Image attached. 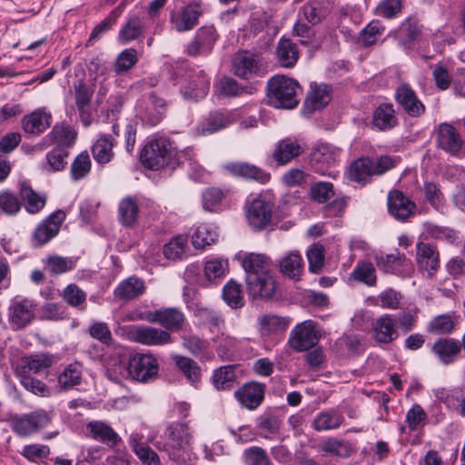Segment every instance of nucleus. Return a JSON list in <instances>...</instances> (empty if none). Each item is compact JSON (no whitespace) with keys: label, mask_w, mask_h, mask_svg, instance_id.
I'll return each mask as SVG.
<instances>
[{"label":"nucleus","mask_w":465,"mask_h":465,"mask_svg":"<svg viewBox=\"0 0 465 465\" xmlns=\"http://www.w3.org/2000/svg\"><path fill=\"white\" fill-rule=\"evenodd\" d=\"M203 13V3L200 0L193 1L182 7L179 12L172 14L171 23L177 32L190 31L198 25Z\"/></svg>","instance_id":"nucleus-8"},{"label":"nucleus","mask_w":465,"mask_h":465,"mask_svg":"<svg viewBox=\"0 0 465 465\" xmlns=\"http://www.w3.org/2000/svg\"><path fill=\"white\" fill-rule=\"evenodd\" d=\"M128 375L137 381H146L158 372L157 360L151 354L136 353L128 361Z\"/></svg>","instance_id":"nucleus-6"},{"label":"nucleus","mask_w":465,"mask_h":465,"mask_svg":"<svg viewBox=\"0 0 465 465\" xmlns=\"http://www.w3.org/2000/svg\"><path fill=\"white\" fill-rule=\"evenodd\" d=\"M21 203L15 193L5 190L0 192V211L5 214L13 215L19 212Z\"/></svg>","instance_id":"nucleus-59"},{"label":"nucleus","mask_w":465,"mask_h":465,"mask_svg":"<svg viewBox=\"0 0 465 465\" xmlns=\"http://www.w3.org/2000/svg\"><path fill=\"white\" fill-rule=\"evenodd\" d=\"M51 114L38 109L25 115L22 120V128L27 134H39L51 124Z\"/></svg>","instance_id":"nucleus-28"},{"label":"nucleus","mask_w":465,"mask_h":465,"mask_svg":"<svg viewBox=\"0 0 465 465\" xmlns=\"http://www.w3.org/2000/svg\"><path fill=\"white\" fill-rule=\"evenodd\" d=\"M310 195L317 203H326L334 195L333 184L329 182L314 183L310 188Z\"/></svg>","instance_id":"nucleus-56"},{"label":"nucleus","mask_w":465,"mask_h":465,"mask_svg":"<svg viewBox=\"0 0 465 465\" xmlns=\"http://www.w3.org/2000/svg\"><path fill=\"white\" fill-rule=\"evenodd\" d=\"M276 54L280 64L287 68L293 67L299 58L296 45L288 39L280 40Z\"/></svg>","instance_id":"nucleus-38"},{"label":"nucleus","mask_w":465,"mask_h":465,"mask_svg":"<svg viewBox=\"0 0 465 465\" xmlns=\"http://www.w3.org/2000/svg\"><path fill=\"white\" fill-rule=\"evenodd\" d=\"M144 291V282L141 279L129 277L117 286L114 295L121 300H132L142 295Z\"/></svg>","instance_id":"nucleus-35"},{"label":"nucleus","mask_w":465,"mask_h":465,"mask_svg":"<svg viewBox=\"0 0 465 465\" xmlns=\"http://www.w3.org/2000/svg\"><path fill=\"white\" fill-rule=\"evenodd\" d=\"M145 320L149 322H157L168 330H177L182 327L185 317L175 308H166L148 312Z\"/></svg>","instance_id":"nucleus-20"},{"label":"nucleus","mask_w":465,"mask_h":465,"mask_svg":"<svg viewBox=\"0 0 465 465\" xmlns=\"http://www.w3.org/2000/svg\"><path fill=\"white\" fill-rule=\"evenodd\" d=\"M272 205L269 202L255 198L246 209L248 224L255 231L263 230L272 219Z\"/></svg>","instance_id":"nucleus-10"},{"label":"nucleus","mask_w":465,"mask_h":465,"mask_svg":"<svg viewBox=\"0 0 465 465\" xmlns=\"http://www.w3.org/2000/svg\"><path fill=\"white\" fill-rule=\"evenodd\" d=\"M93 89L83 81L74 86V100L79 112H84L90 107Z\"/></svg>","instance_id":"nucleus-53"},{"label":"nucleus","mask_w":465,"mask_h":465,"mask_svg":"<svg viewBox=\"0 0 465 465\" xmlns=\"http://www.w3.org/2000/svg\"><path fill=\"white\" fill-rule=\"evenodd\" d=\"M299 83L285 75H275L267 84V97L271 105L279 109H292L299 104Z\"/></svg>","instance_id":"nucleus-2"},{"label":"nucleus","mask_w":465,"mask_h":465,"mask_svg":"<svg viewBox=\"0 0 465 465\" xmlns=\"http://www.w3.org/2000/svg\"><path fill=\"white\" fill-rule=\"evenodd\" d=\"M115 141L108 134H101L92 147L94 159L100 164L110 163L114 156Z\"/></svg>","instance_id":"nucleus-29"},{"label":"nucleus","mask_w":465,"mask_h":465,"mask_svg":"<svg viewBox=\"0 0 465 465\" xmlns=\"http://www.w3.org/2000/svg\"><path fill=\"white\" fill-rule=\"evenodd\" d=\"M143 436L138 433L132 434L129 439L130 446L139 460L144 465H161L157 453L152 448L141 442Z\"/></svg>","instance_id":"nucleus-33"},{"label":"nucleus","mask_w":465,"mask_h":465,"mask_svg":"<svg viewBox=\"0 0 465 465\" xmlns=\"http://www.w3.org/2000/svg\"><path fill=\"white\" fill-rule=\"evenodd\" d=\"M20 194L24 201L26 211L30 213H38L45 205V197L35 193L25 183H22L20 184Z\"/></svg>","instance_id":"nucleus-40"},{"label":"nucleus","mask_w":465,"mask_h":465,"mask_svg":"<svg viewBox=\"0 0 465 465\" xmlns=\"http://www.w3.org/2000/svg\"><path fill=\"white\" fill-rule=\"evenodd\" d=\"M210 89V79L203 71L190 76L186 86L182 90L185 99L199 100L206 96Z\"/></svg>","instance_id":"nucleus-24"},{"label":"nucleus","mask_w":465,"mask_h":465,"mask_svg":"<svg viewBox=\"0 0 465 465\" xmlns=\"http://www.w3.org/2000/svg\"><path fill=\"white\" fill-rule=\"evenodd\" d=\"M54 363V358L47 353L34 354L21 360V365L16 371H25V374L40 373Z\"/></svg>","instance_id":"nucleus-31"},{"label":"nucleus","mask_w":465,"mask_h":465,"mask_svg":"<svg viewBox=\"0 0 465 465\" xmlns=\"http://www.w3.org/2000/svg\"><path fill=\"white\" fill-rule=\"evenodd\" d=\"M309 269L312 272H319L324 263V248L322 244H313L307 252Z\"/></svg>","instance_id":"nucleus-64"},{"label":"nucleus","mask_w":465,"mask_h":465,"mask_svg":"<svg viewBox=\"0 0 465 465\" xmlns=\"http://www.w3.org/2000/svg\"><path fill=\"white\" fill-rule=\"evenodd\" d=\"M321 449L325 453L340 458H348L354 451L352 445L349 441L335 438H329L324 440L321 445Z\"/></svg>","instance_id":"nucleus-44"},{"label":"nucleus","mask_w":465,"mask_h":465,"mask_svg":"<svg viewBox=\"0 0 465 465\" xmlns=\"http://www.w3.org/2000/svg\"><path fill=\"white\" fill-rule=\"evenodd\" d=\"M16 374L20 378L23 387L28 391L40 396H46L48 394L47 386L41 381L25 374V371H16Z\"/></svg>","instance_id":"nucleus-57"},{"label":"nucleus","mask_w":465,"mask_h":465,"mask_svg":"<svg viewBox=\"0 0 465 465\" xmlns=\"http://www.w3.org/2000/svg\"><path fill=\"white\" fill-rule=\"evenodd\" d=\"M224 168L235 176L252 179L262 184L267 183L271 179L269 173L247 163H232L226 164Z\"/></svg>","instance_id":"nucleus-23"},{"label":"nucleus","mask_w":465,"mask_h":465,"mask_svg":"<svg viewBox=\"0 0 465 465\" xmlns=\"http://www.w3.org/2000/svg\"><path fill=\"white\" fill-rule=\"evenodd\" d=\"M48 136L60 145L71 146L74 143L76 133L69 126L55 125Z\"/></svg>","instance_id":"nucleus-55"},{"label":"nucleus","mask_w":465,"mask_h":465,"mask_svg":"<svg viewBox=\"0 0 465 465\" xmlns=\"http://www.w3.org/2000/svg\"><path fill=\"white\" fill-rule=\"evenodd\" d=\"M143 23L139 17H129L119 32L118 40L122 44L129 43L137 39L141 35H143Z\"/></svg>","instance_id":"nucleus-45"},{"label":"nucleus","mask_w":465,"mask_h":465,"mask_svg":"<svg viewBox=\"0 0 465 465\" xmlns=\"http://www.w3.org/2000/svg\"><path fill=\"white\" fill-rule=\"evenodd\" d=\"M460 343L452 339H441L435 342L432 347L433 352L444 364L452 362L454 357L460 351Z\"/></svg>","instance_id":"nucleus-36"},{"label":"nucleus","mask_w":465,"mask_h":465,"mask_svg":"<svg viewBox=\"0 0 465 465\" xmlns=\"http://www.w3.org/2000/svg\"><path fill=\"white\" fill-rule=\"evenodd\" d=\"M281 272L291 279L298 281L304 271V262L299 252H290L279 261Z\"/></svg>","instance_id":"nucleus-30"},{"label":"nucleus","mask_w":465,"mask_h":465,"mask_svg":"<svg viewBox=\"0 0 465 465\" xmlns=\"http://www.w3.org/2000/svg\"><path fill=\"white\" fill-rule=\"evenodd\" d=\"M186 246L187 237L184 235H178L163 246V252L165 258L169 260H180L184 254Z\"/></svg>","instance_id":"nucleus-51"},{"label":"nucleus","mask_w":465,"mask_h":465,"mask_svg":"<svg viewBox=\"0 0 465 465\" xmlns=\"http://www.w3.org/2000/svg\"><path fill=\"white\" fill-rule=\"evenodd\" d=\"M217 232L207 224L197 227L192 236V244L195 249H203L215 242Z\"/></svg>","instance_id":"nucleus-48"},{"label":"nucleus","mask_w":465,"mask_h":465,"mask_svg":"<svg viewBox=\"0 0 465 465\" xmlns=\"http://www.w3.org/2000/svg\"><path fill=\"white\" fill-rule=\"evenodd\" d=\"M141 161L144 166L152 170H159L167 165L180 163V156L172 146L168 138L159 137L150 140L141 153Z\"/></svg>","instance_id":"nucleus-3"},{"label":"nucleus","mask_w":465,"mask_h":465,"mask_svg":"<svg viewBox=\"0 0 465 465\" xmlns=\"http://www.w3.org/2000/svg\"><path fill=\"white\" fill-rule=\"evenodd\" d=\"M218 38L216 29L213 26L200 27L193 41L186 48V53L191 56L209 54Z\"/></svg>","instance_id":"nucleus-11"},{"label":"nucleus","mask_w":465,"mask_h":465,"mask_svg":"<svg viewBox=\"0 0 465 465\" xmlns=\"http://www.w3.org/2000/svg\"><path fill=\"white\" fill-rule=\"evenodd\" d=\"M262 331L264 332H275L282 331L287 327V322L284 318L274 314H265L259 320Z\"/></svg>","instance_id":"nucleus-63"},{"label":"nucleus","mask_w":465,"mask_h":465,"mask_svg":"<svg viewBox=\"0 0 465 465\" xmlns=\"http://www.w3.org/2000/svg\"><path fill=\"white\" fill-rule=\"evenodd\" d=\"M223 298L232 309H238L243 306V297L242 294L241 285L234 281L228 282L223 287Z\"/></svg>","instance_id":"nucleus-49"},{"label":"nucleus","mask_w":465,"mask_h":465,"mask_svg":"<svg viewBox=\"0 0 465 465\" xmlns=\"http://www.w3.org/2000/svg\"><path fill=\"white\" fill-rule=\"evenodd\" d=\"M92 163L87 152H83L74 159L71 165V175L74 181L85 177L91 170Z\"/></svg>","instance_id":"nucleus-54"},{"label":"nucleus","mask_w":465,"mask_h":465,"mask_svg":"<svg viewBox=\"0 0 465 465\" xmlns=\"http://www.w3.org/2000/svg\"><path fill=\"white\" fill-rule=\"evenodd\" d=\"M242 265L246 272V276L253 273L260 274L270 273L269 258L261 253H246L242 258Z\"/></svg>","instance_id":"nucleus-34"},{"label":"nucleus","mask_w":465,"mask_h":465,"mask_svg":"<svg viewBox=\"0 0 465 465\" xmlns=\"http://www.w3.org/2000/svg\"><path fill=\"white\" fill-rule=\"evenodd\" d=\"M340 156V149L330 143H320L316 145L312 153V162L320 165L316 167L317 171L325 174L323 167L334 165Z\"/></svg>","instance_id":"nucleus-22"},{"label":"nucleus","mask_w":465,"mask_h":465,"mask_svg":"<svg viewBox=\"0 0 465 465\" xmlns=\"http://www.w3.org/2000/svg\"><path fill=\"white\" fill-rule=\"evenodd\" d=\"M373 160L370 158H360L354 161L349 172L350 180L357 183H366L374 175Z\"/></svg>","instance_id":"nucleus-39"},{"label":"nucleus","mask_w":465,"mask_h":465,"mask_svg":"<svg viewBox=\"0 0 465 465\" xmlns=\"http://www.w3.org/2000/svg\"><path fill=\"white\" fill-rule=\"evenodd\" d=\"M331 99V88L329 85L324 84H311V91L305 99L304 106L306 110L312 113L325 107Z\"/></svg>","instance_id":"nucleus-26"},{"label":"nucleus","mask_w":465,"mask_h":465,"mask_svg":"<svg viewBox=\"0 0 465 465\" xmlns=\"http://www.w3.org/2000/svg\"><path fill=\"white\" fill-rule=\"evenodd\" d=\"M350 278L369 287H373L377 284V274L374 265L364 261L357 262L350 274Z\"/></svg>","instance_id":"nucleus-37"},{"label":"nucleus","mask_w":465,"mask_h":465,"mask_svg":"<svg viewBox=\"0 0 465 465\" xmlns=\"http://www.w3.org/2000/svg\"><path fill=\"white\" fill-rule=\"evenodd\" d=\"M243 460L246 465H272L265 450L256 446L244 450Z\"/></svg>","instance_id":"nucleus-60"},{"label":"nucleus","mask_w":465,"mask_h":465,"mask_svg":"<svg viewBox=\"0 0 465 465\" xmlns=\"http://www.w3.org/2000/svg\"><path fill=\"white\" fill-rule=\"evenodd\" d=\"M345 421L342 413L334 409L319 412L313 419L312 427L316 431L334 430L339 429Z\"/></svg>","instance_id":"nucleus-27"},{"label":"nucleus","mask_w":465,"mask_h":465,"mask_svg":"<svg viewBox=\"0 0 465 465\" xmlns=\"http://www.w3.org/2000/svg\"><path fill=\"white\" fill-rule=\"evenodd\" d=\"M80 381L81 370L76 364H70L58 377L60 386L64 389L79 384Z\"/></svg>","instance_id":"nucleus-61"},{"label":"nucleus","mask_w":465,"mask_h":465,"mask_svg":"<svg viewBox=\"0 0 465 465\" xmlns=\"http://www.w3.org/2000/svg\"><path fill=\"white\" fill-rule=\"evenodd\" d=\"M248 293L253 298H271L275 292V281L270 273L246 276Z\"/></svg>","instance_id":"nucleus-19"},{"label":"nucleus","mask_w":465,"mask_h":465,"mask_svg":"<svg viewBox=\"0 0 465 465\" xmlns=\"http://www.w3.org/2000/svg\"><path fill=\"white\" fill-rule=\"evenodd\" d=\"M415 204L400 191H393L388 196L390 213L398 220L407 219L412 213Z\"/></svg>","instance_id":"nucleus-25"},{"label":"nucleus","mask_w":465,"mask_h":465,"mask_svg":"<svg viewBox=\"0 0 465 465\" xmlns=\"http://www.w3.org/2000/svg\"><path fill=\"white\" fill-rule=\"evenodd\" d=\"M397 119L391 104L380 105L373 115V124L381 130L393 127Z\"/></svg>","instance_id":"nucleus-47"},{"label":"nucleus","mask_w":465,"mask_h":465,"mask_svg":"<svg viewBox=\"0 0 465 465\" xmlns=\"http://www.w3.org/2000/svg\"><path fill=\"white\" fill-rule=\"evenodd\" d=\"M372 331L378 343H391L399 337L396 322L391 314H383L375 319Z\"/></svg>","instance_id":"nucleus-17"},{"label":"nucleus","mask_w":465,"mask_h":465,"mask_svg":"<svg viewBox=\"0 0 465 465\" xmlns=\"http://www.w3.org/2000/svg\"><path fill=\"white\" fill-rule=\"evenodd\" d=\"M395 98L402 109L411 116H420L425 111L423 104L407 84H401L397 87Z\"/></svg>","instance_id":"nucleus-18"},{"label":"nucleus","mask_w":465,"mask_h":465,"mask_svg":"<svg viewBox=\"0 0 465 465\" xmlns=\"http://www.w3.org/2000/svg\"><path fill=\"white\" fill-rule=\"evenodd\" d=\"M377 266L382 269L385 272H397L398 267L411 268V262L402 253H392L385 256H376L375 258Z\"/></svg>","instance_id":"nucleus-41"},{"label":"nucleus","mask_w":465,"mask_h":465,"mask_svg":"<svg viewBox=\"0 0 465 465\" xmlns=\"http://www.w3.org/2000/svg\"><path fill=\"white\" fill-rule=\"evenodd\" d=\"M321 335L312 321L298 324L291 332L290 346L296 351H304L316 345Z\"/></svg>","instance_id":"nucleus-7"},{"label":"nucleus","mask_w":465,"mask_h":465,"mask_svg":"<svg viewBox=\"0 0 465 465\" xmlns=\"http://www.w3.org/2000/svg\"><path fill=\"white\" fill-rule=\"evenodd\" d=\"M137 51L134 48H128L122 51L114 64L117 74L128 72L137 63Z\"/></svg>","instance_id":"nucleus-52"},{"label":"nucleus","mask_w":465,"mask_h":465,"mask_svg":"<svg viewBox=\"0 0 465 465\" xmlns=\"http://www.w3.org/2000/svg\"><path fill=\"white\" fill-rule=\"evenodd\" d=\"M86 436L110 447H114L121 441L117 432L103 420L89 421L86 424Z\"/></svg>","instance_id":"nucleus-16"},{"label":"nucleus","mask_w":465,"mask_h":465,"mask_svg":"<svg viewBox=\"0 0 465 465\" xmlns=\"http://www.w3.org/2000/svg\"><path fill=\"white\" fill-rule=\"evenodd\" d=\"M37 302L26 297L15 296L10 301L7 308V321L14 331H19L33 322L35 319Z\"/></svg>","instance_id":"nucleus-4"},{"label":"nucleus","mask_w":465,"mask_h":465,"mask_svg":"<svg viewBox=\"0 0 465 465\" xmlns=\"http://www.w3.org/2000/svg\"><path fill=\"white\" fill-rule=\"evenodd\" d=\"M303 153V144L295 137L280 140L273 150L272 158L279 165H286Z\"/></svg>","instance_id":"nucleus-12"},{"label":"nucleus","mask_w":465,"mask_h":465,"mask_svg":"<svg viewBox=\"0 0 465 465\" xmlns=\"http://www.w3.org/2000/svg\"><path fill=\"white\" fill-rule=\"evenodd\" d=\"M68 152L62 147H56L47 153L42 169L45 172H58L64 169L67 163Z\"/></svg>","instance_id":"nucleus-43"},{"label":"nucleus","mask_w":465,"mask_h":465,"mask_svg":"<svg viewBox=\"0 0 465 465\" xmlns=\"http://www.w3.org/2000/svg\"><path fill=\"white\" fill-rule=\"evenodd\" d=\"M235 379V368L231 365L221 367L213 376V384L218 390L232 388Z\"/></svg>","instance_id":"nucleus-50"},{"label":"nucleus","mask_w":465,"mask_h":465,"mask_svg":"<svg viewBox=\"0 0 465 465\" xmlns=\"http://www.w3.org/2000/svg\"><path fill=\"white\" fill-rule=\"evenodd\" d=\"M129 335L133 341L144 345H163L171 342L169 332L150 326H134Z\"/></svg>","instance_id":"nucleus-13"},{"label":"nucleus","mask_w":465,"mask_h":465,"mask_svg":"<svg viewBox=\"0 0 465 465\" xmlns=\"http://www.w3.org/2000/svg\"><path fill=\"white\" fill-rule=\"evenodd\" d=\"M165 442L163 448L174 465H190L193 460V434L184 422L171 423L164 432Z\"/></svg>","instance_id":"nucleus-1"},{"label":"nucleus","mask_w":465,"mask_h":465,"mask_svg":"<svg viewBox=\"0 0 465 465\" xmlns=\"http://www.w3.org/2000/svg\"><path fill=\"white\" fill-rule=\"evenodd\" d=\"M264 392L265 385L263 383L251 381L241 387L234 394L243 407L254 410L262 402Z\"/></svg>","instance_id":"nucleus-15"},{"label":"nucleus","mask_w":465,"mask_h":465,"mask_svg":"<svg viewBox=\"0 0 465 465\" xmlns=\"http://www.w3.org/2000/svg\"><path fill=\"white\" fill-rule=\"evenodd\" d=\"M402 0H382L376 7L375 13L378 16L391 19L401 13Z\"/></svg>","instance_id":"nucleus-62"},{"label":"nucleus","mask_w":465,"mask_h":465,"mask_svg":"<svg viewBox=\"0 0 465 465\" xmlns=\"http://www.w3.org/2000/svg\"><path fill=\"white\" fill-rule=\"evenodd\" d=\"M437 143L445 152L455 154L460 150L463 141L452 125L441 124L438 130Z\"/></svg>","instance_id":"nucleus-21"},{"label":"nucleus","mask_w":465,"mask_h":465,"mask_svg":"<svg viewBox=\"0 0 465 465\" xmlns=\"http://www.w3.org/2000/svg\"><path fill=\"white\" fill-rule=\"evenodd\" d=\"M177 368L183 373L186 379L195 383L201 379V368L191 358L176 355L173 357Z\"/></svg>","instance_id":"nucleus-46"},{"label":"nucleus","mask_w":465,"mask_h":465,"mask_svg":"<svg viewBox=\"0 0 465 465\" xmlns=\"http://www.w3.org/2000/svg\"><path fill=\"white\" fill-rule=\"evenodd\" d=\"M417 262L420 269L432 274L439 268V253L429 243L417 244Z\"/></svg>","instance_id":"nucleus-32"},{"label":"nucleus","mask_w":465,"mask_h":465,"mask_svg":"<svg viewBox=\"0 0 465 465\" xmlns=\"http://www.w3.org/2000/svg\"><path fill=\"white\" fill-rule=\"evenodd\" d=\"M65 219V213L59 210L49 215L40 223L34 233V238L39 245H43L54 238L59 232L62 223Z\"/></svg>","instance_id":"nucleus-14"},{"label":"nucleus","mask_w":465,"mask_h":465,"mask_svg":"<svg viewBox=\"0 0 465 465\" xmlns=\"http://www.w3.org/2000/svg\"><path fill=\"white\" fill-rule=\"evenodd\" d=\"M118 212L121 223L124 226H132L137 221L140 209L134 198L126 197L120 202Z\"/></svg>","instance_id":"nucleus-42"},{"label":"nucleus","mask_w":465,"mask_h":465,"mask_svg":"<svg viewBox=\"0 0 465 465\" xmlns=\"http://www.w3.org/2000/svg\"><path fill=\"white\" fill-rule=\"evenodd\" d=\"M50 423V418L45 411H36L17 418L13 423L14 431L25 437L36 432Z\"/></svg>","instance_id":"nucleus-9"},{"label":"nucleus","mask_w":465,"mask_h":465,"mask_svg":"<svg viewBox=\"0 0 465 465\" xmlns=\"http://www.w3.org/2000/svg\"><path fill=\"white\" fill-rule=\"evenodd\" d=\"M233 74L241 78L250 79L252 76H263L266 68L262 65L258 56L247 52H238L232 60Z\"/></svg>","instance_id":"nucleus-5"},{"label":"nucleus","mask_w":465,"mask_h":465,"mask_svg":"<svg viewBox=\"0 0 465 465\" xmlns=\"http://www.w3.org/2000/svg\"><path fill=\"white\" fill-rule=\"evenodd\" d=\"M228 269V262L226 260L214 258L209 260L204 265V276L208 281L223 277Z\"/></svg>","instance_id":"nucleus-58"}]
</instances>
